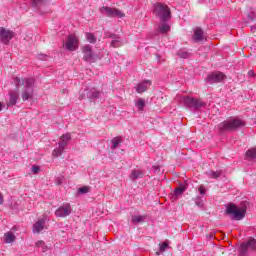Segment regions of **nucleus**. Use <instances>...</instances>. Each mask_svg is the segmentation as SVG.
<instances>
[{
    "instance_id": "nucleus-5",
    "label": "nucleus",
    "mask_w": 256,
    "mask_h": 256,
    "mask_svg": "<svg viewBox=\"0 0 256 256\" xmlns=\"http://www.w3.org/2000/svg\"><path fill=\"white\" fill-rule=\"evenodd\" d=\"M178 101L183 103L185 107L189 109H201L202 107H206L207 103L203 102L201 99L193 98L190 96H177Z\"/></svg>"
},
{
    "instance_id": "nucleus-9",
    "label": "nucleus",
    "mask_w": 256,
    "mask_h": 256,
    "mask_svg": "<svg viewBox=\"0 0 256 256\" xmlns=\"http://www.w3.org/2000/svg\"><path fill=\"white\" fill-rule=\"evenodd\" d=\"M249 251H256V239L250 238L247 242L240 245V254L245 255Z\"/></svg>"
},
{
    "instance_id": "nucleus-22",
    "label": "nucleus",
    "mask_w": 256,
    "mask_h": 256,
    "mask_svg": "<svg viewBox=\"0 0 256 256\" xmlns=\"http://www.w3.org/2000/svg\"><path fill=\"white\" fill-rule=\"evenodd\" d=\"M110 47H113L114 49H117L119 47H123V41H121V36H119V34L117 35V38H114L111 41Z\"/></svg>"
},
{
    "instance_id": "nucleus-4",
    "label": "nucleus",
    "mask_w": 256,
    "mask_h": 256,
    "mask_svg": "<svg viewBox=\"0 0 256 256\" xmlns=\"http://www.w3.org/2000/svg\"><path fill=\"white\" fill-rule=\"evenodd\" d=\"M241 127H245V122L243 119L237 117L218 124L220 133H225V131H237V129H241Z\"/></svg>"
},
{
    "instance_id": "nucleus-23",
    "label": "nucleus",
    "mask_w": 256,
    "mask_h": 256,
    "mask_svg": "<svg viewBox=\"0 0 256 256\" xmlns=\"http://www.w3.org/2000/svg\"><path fill=\"white\" fill-rule=\"evenodd\" d=\"M112 146L111 149L115 150L117 147H119L120 143H123V137L116 136L111 140Z\"/></svg>"
},
{
    "instance_id": "nucleus-28",
    "label": "nucleus",
    "mask_w": 256,
    "mask_h": 256,
    "mask_svg": "<svg viewBox=\"0 0 256 256\" xmlns=\"http://www.w3.org/2000/svg\"><path fill=\"white\" fill-rule=\"evenodd\" d=\"M36 247L42 249V253H47V251L49 250V247L45 245V242L43 240L36 242Z\"/></svg>"
},
{
    "instance_id": "nucleus-17",
    "label": "nucleus",
    "mask_w": 256,
    "mask_h": 256,
    "mask_svg": "<svg viewBox=\"0 0 256 256\" xmlns=\"http://www.w3.org/2000/svg\"><path fill=\"white\" fill-rule=\"evenodd\" d=\"M246 17L249 22L255 23L256 22V8H252L247 14ZM256 24L254 26H251V31H255Z\"/></svg>"
},
{
    "instance_id": "nucleus-25",
    "label": "nucleus",
    "mask_w": 256,
    "mask_h": 256,
    "mask_svg": "<svg viewBox=\"0 0 256 256\" xmlns=\"http://www.w3.org/2000/svg\"><path fill=\"white\" fill-rule=\"evenodd\" d=\"M15 239H17V237L11 231H8L4 234V241L6 243H13V241H15Z\"/></svg>"
},
{
    "instance_id": "nucleus-41",
    "label": "nucleus",
    "mask_w": 256,
    "mask_h": 256,
    "mask_svg": "<svg viewBox=\"0 0 256 256\" xmlns=\"http://www.w3.org/2000/svg\"><path fill=\"white\" fill-rule=\"evenodd\" d=\"M61 183H63V182L61 181V179H58V180H57V185H61Z\"/></svg>"
},
{
    "instance_id": "nucleus-24",
    "label": "nucleus",
    "mask_w": 256,
    "mask_h": 256,
    "mask_svg": "<svg viewBox=\"0 0 256 256\" xmlns=\"http://www.w3.org/2000/svg\"><path fill=\"white\" fill-rule=\"evenodd\" d=\"M185 189H186L185 187H177L176 189H174L172 193L173 199H179V197H181V195L185 193Z\"/></svg>"
},
{
    "instance_id": "nucleus-2",
    "label": "nucleus",
    "mask_w": 256,
    "mask_h": 256,
    "mask_svg": "<svg viewBox=\"0 0 256 256\" xmlns=\"http://www.w3.org/2000/svg\"><path fill=\"white\" fill-rule=\"evenodd\" d=\"M247 205L249 203L243 201L240 203V206H237L233 203L229 204L226 207V215H231V219L234 221H241L245 217V213H247Z\"/></svg>"
},
{
    "instance_id": "nucleus-36",
    "label": "nucleus",
    "mask_w": 256,
    "mask_h": 256,
    "mask_svg": "<svg viewBox=\"0 0 256 256\" xmlns=\"http://www.w3.org/2000/svg\"><path fill=\"white\" fill-rule=\"evenodd\" d=\"M39 171H41V168L39 166H35V165L32 166V173L34 175H37V173H39Z\"/></svg>"
},
{
    "instance_id": "nucleus-21",
    "label": "nucleus",
    "mask_w": 256,
    "mask_h": 256,
    "mask_svg": "<svg viewBox=\"0 0 256 256\" xmlns=\"http://www.w3.org/2000/svg\"><path fill=\"white\" fill-rule=\"evenodd\" d=\"M143 175H145V172H143V170H133L130 175V179L132 181H135L137 179L143 178Z\"/></svg>"
},
{
    "instance_id": "nucleus-35",
    "label": "nucleus",
    "mask_w": 256,
    "mask_h": 256,
    "mask_svg": "<svg viewBox=\"0 0 256 256\" xmlns=\"http://www.w3.org/2000/svg\"><path fill=\"white\" fill-rule=\"evenodd\" d=\"M91 191V187L89 186H83L78 189V193H81L82 195H85V193H89Z\"/></svg>"
},
{
    "instance_id": "nucleus-31",
    "label": "nucleus",
    "mask_w": 256,
    "mask_h": 256,
    "mask_svg": "<svg viewBox=\"0 0 256 256\" xmlns=\"http://www.w3.org/2000/svg\"><path fill=\"white\" fill-rule=\"evenodd\" d=\"M145 216H132L131 222L135 225L136 223H143Z\"/></svg>"
},
{
    "instance_id": "nucleus-8",
    "label": "nucleus",
    "mask_w": 256,
    "mask_h": 256,
    "mask_svg": "<svg viewBox=\"0 0 256 256\" xmlns=\"http://www.w3.org/2000/svg\"><path fill=\"white\" fill-rule=\"evenodd\" d=\"M65 47L67 51H77L79 49V38L75 34H69L67 36Z\"/></svg>"
},
{
    "instance_id": "nucleus-15",
    "label": "nucleus",
    "mask_w": 256,
    "mask_h": 256,
    "mask_svg": "<svg viewBox=\"0 0 256 256\" xmlns=\"http://www.w3.org/2000/svg\"><path fill=\"white\" fill-rule=\"evenodd\" d=\"M19 99V92H15L11 90L9 92V101L7 103V107H13L17 105V100Z\"/></svg>"
},
{
    "instance_id": "nucleus-11",
    "label": "nucleus",
    "mask_w": 256,
    "mask_h": 256,
    "mask_svg": "<svg viewBox=\"0 0 256 256\" xmlns=\"http://www.w3.org/2000/svg\"><path fill=\"white\" fill-rule=\"evenodd\" d=\"M71 204L66 203L60 206L56 211L55 215L56 217H69L71 215Z\"/></svg>"
},
{
    "instance_id": "nucleus-29",
    "label": "nucleus",
    "mask_w": 256,
    "mask_h": 256,
    "mask_svg": "<svg viewBox=\"0 0 256 256\" xmlns=\"http://www.w3.org/2000/svg\"><path fill=\"white\" fill-rule=\"evenodd\" d=\"M86 39L89 41V43L95 44L97 43V37H95V34L93 33H86Z\"/></svg>"
},
{
    "instance_id": "nucleus-43",
    "label": "nucleus",
    "mask_w": 256,
    "mask_h": 256,
    "mask_svg": "<svg viewBox=\"0 0 256 256\" xmlns=\"http://www.w3.org/2000/svg\"><path fill=\"white\" fill-rule=\"evenodd\" d=\"M12 231H17V226H14V227L12 228Z\"/></svg>"
},
{
    "instance_id": "nucleus-32",
    "label": "nucleus",
    "mask_w": 256,
    "mask_h": 256,
    "mask_svg": "<svg viewBox=\"0 0 256 256\" xmlns=\"http://www.w3.org/2000/svg\"><path fill=\"white\" fill-rule=\"evenodd\" d=\"M117 35L118 34H115L113 32L106 31L104 32V39H117Z\"/></svg>"
},
{
    "instance_id": "nucleus-42",
    "label": "nucleus",
    "mask_w": 256,
    "mask_h": 256,
    "mask_svg": "<svg viewBox=\"0 0 256 256\" xmlns=\"http://www.w3.org/2000/svg\"><path fill=\"white\" fill-rule=\"evenodd\" d=\"M0 111H3V103L0 102Z\"/></svg>"
},
{
    "instance_id": "nucleus-13",
    "label": "nucleus",
    "mask_w": 256,
    "mask_h": 256,
    "mask_svg": "<svg viewBox=\"0 0 256 256\" xmlns=\"http://www.w3.org/2000/svg\"><path fill=\"white\" fill-rule=\"evenodd\" d=\"M47 222V216L43 215L42 218L38 219L36 223L33 225L34 233H41L43 229H45V223Z\"/></svg>"
},
{
    "instance_id": "nucleus-44",
    "label": "nucleus",
    "mask_w": 256,
    "mask_h": 256,
    "mask_svg": "<svg viewBox=\"0 0 256 256\" xmlns=\"http://www.w3.org/2000/svg\"><path fill=\"white\" fill-rule=\"evenodd\" d=\"M249 75H253V71H250V72H249Z\"/></svg>"
},
{
    "instance_id": "nucleus-1",
    "label": "nucleus",
    "mask_w": 256,
    "mask_h": 256,
    "mask_svg": "<svg viewBox=\"0 0 256 256\" xmlns=\"http://www.w3.org/2000/svg\"><path fill=\"white\" fill-rule=\"evenodd\" d=\"M21 83L25 87L22 92V100L29 101L30 99H33V94L35 93V90L33 88V86L35 85V78H14V85L17 88L21 86Z\"/></svg>"
},
{
    "instance_id": "nucleus-14",
    "label": "nucleus",
    "mask_w": 256,
    "mask_h": 256,
    "mask_svg": "<svg viewBox=\"0 0 256 256\" xmlns=\"http://www.w3.org/2000/svg\"><path fill=\"white\" fill-rule=\"evenodd\" d=\"M152 83L151 80H144L142 82H139L136 86V93H145L149 87H151Z\"/></svg>"
},
{
    "instance_id": "nucleus-16",
    "label": "nucleus",
    "mask_w": 256,
    "mask_h": 256,
    "mask_svg": "<svg viewBox=\"0 0 256 256\" xmlns=\"http://www.w3.org/2000/svg\"><path fill=\"white\" fill-rule=\"evenodd\" d=\"M88 99H91V101H95L101 97V92L99 89L93 87L87 92Z\"/></svg>"
},
{
    "instance_id": "nucleus-26",
    "label": "nucleus",
    "mask_w": 256,
    "mask_h": 256,
    "mask_svg": "<svg viewBox=\"0 0 256 256\" xmlns=\"http://www.w3.org/2000/svg\"><path fill=\"white\" fill-rule=\"evenodd\" d=\"M135 105L138 109V111H144L145 110V99L143 98H139L136 102H135Z\"/></svg>"
},
{
    "instance_id": "nucleus-10",
    "label": "nucleus",
    "mask_w": 256,
    "mask_h": 256,
    "mask_svg": "<svg viewBox=\"0 0 256 256\" xmlns=\"http://www.w3.org/2000/svg\"><path fill=\"white\" fill-rule=\"evenodd\" d=\"M15 37V32L8 30L4 27H0V41L4 45H9V41Z\"/></svg>"
},
{
    "instance_id": "nucleus-37",
    "label": "nucleus",
    "mask_w": 256,
    "mask_h": 256,
    "mask_svg": "<svg viewBox=\"0 0 256 256\" xmlns=\"http://www.w3.org/2000/svg\"><path fill=\"white\" fill-rule=\"evenodd\" d=\"M198 191H199V193H200V195H205V193H206V189H205V186L204 185H200L199 187H198Z\"/></svg>"
},
{
    "instance_id": "nucleus-20",
    "label": "nucleus",
    "mask_w": 256,
    "mask_h": 256,
    "mask_svg": "<svg viewBox=\"0 0 256 256\" xmlns=\"http://www.w3.org/2000/svg\"><path fill=\"white\" fill-rule=\"evenodd\" d=\"M71 139V134L66 133L61 136L59 145L66 148L69 145V140Z\"/></svg>"
},
{
    "instance_id": "nucleus-30",
    "label": "nucleus",
    "mask_w": 256,
    "mask_h": 256,
    "mask_svg": "<svg viewBox=\"0 0 256 256\" xmlns=\"http://www.w3.org/2000/svg\"><path fill=\"white\" fill-rule=\"evenodd\" d=\"M246 157L248 159H256V148H252L246 152Z\"/></svg>"
},
{
    "instance_id": "nucleus-33",
    "label": "nucleus",
    "mask_w": 256,
    "mask_h": 256,
    "mask_svg": "<svg viewBox=\"0 0 256 256\" xmlns=\"http://www.w3.org/2000/svg\"><path fill=\"white\" fill-rule=\"evenodd\" d=\"M178 57H180L181 59H189V52L187 51H183L180 50L179 52H177Z\"/></svg>"
},
{
    "instance_id": "nucleus-46",
    "label": "nucleus",
    "mask_w": 256,
    "mask_h": 256,
    "mask_svg": "<svg viewBox=\"0 0 256 256\" xmlns=\"http://www.w3.org/2000/svg\"><path fill=\"white\" fill-rule=\"evenodd\" d=\"M33 5H37V2H33Z\"/></svg>"
},
{
    "instance_id": "nucleus-6",
    "label": "nucleus",
    "mask_w": 256,
    "mask_h": 256,
    "mask_svg": "<svg viewBox=\"0 0 256 256\" xmlns=\"http://www.w3.org/2000/svg\"><path fill=\"white\" fill-rule=\"evenodd\" d=\"M100 13L106 15V17H117L118 19H122L125 17V13L117 8H111L109 6H103L100 8Z\"/></svg>"
},
{
    "instance_id": "nucleus-3",
    "label": "nucleus",
    "mask_w": 256,
    "mask_h": 256,
    "mask_svg": "<svg viewBox=\"0 0 256 256\" xmlns=\"http://www.w3.org/2000/svg\"><path fill=\"white\" fill-rule=\"evenodd\" d=\"M152 13L158 17L160 21H171V8L163 2H156L153 5Z\"/></svg>"
},
{
    "instance_id": "nucleus-19",
    "label": "nucleus",
    "mask_w": 256,
    "mask_h": 256,
    "mask_svg": "<svg viewBox=\"0 0 256 256\" xmlns=\"http://www.w3.org/2000/svg\"><path fill=\"white\" fill-rule=\"evenodd\" d=\"M169 21H160V25L158 27V33H169L171 31V26L168 24Z\"/></svg>"
},
{
    "instance_id": "nucleus-7",
    "label": "nucleus",
    "mask_w": 256,
    "mask_h": 256,
    "mask_svg": "<svg viewBox=\"0 0 256 256\" xmlns=\"http://www.w3.org/2000/svg\"><path fill=\"white\" fill-rule=\"evenodd\" d=\"M225 79H227V75H225L223 72L215 71L208 74L206 77V83H209L210 85L215 83H223Z\"/></svg>"
},
{
    "instance_id": "nucleus-34",
    "label": "nucleus",
    "mask_w": 256,
    "mask_h": 256,
    "mask_svg": "<svg viewBox=\"0 0 256 256\" xmlns=\"http://www.w3.org/2000/svg\"><path fill=\"white\" fill-rule=\"evenodd\" d=\"M222 173H223L222 171H211L209 175L212 179H219Z\"/></svg>"
},
{
    "instance_id": "nucleus-39",
    "label": "nucleus",
    "mask_w": 256,
    "mask_h": 256,
    "mask_svg": "<svg viewBox=\"0 0 256 256\" xmlns=\"http://www.w3.org/2000/svg\"><path fill=\"white\" fill-rule=\"evenodd\" d=\"M3 201H4L3 194L0 192V205H3Z\"/></svg>"
},
{
    "instance_id": "nucleus-38",
    "label": "nucleus",
    "mask_w": 256,
    "mask_h": 256,
    "mask_svg": "<svg viewBox=\"0 0 256 256\" xmlns=\"http://www.w3.org/2000/svg\"><path fill=\"white\" fill-rule=\"evenodd\" d=\"M169 247V244L167 242H164L160 245V251L163 253Z\"/></svg>"
},
{
    "instance_id": "nucleus-18",
    "label": "nucleus",
    "mask_w": 256,
    "mask_h": 256,
    "mask_svg": "<svg viewBox=\"0 0 256 256\" xmlns=\"http://www.w3.org/2000/svg\"><path fill=\"white\" fill-rule=\"evenodd\" d=\"M193 39L196 43H201V41H203V39H205V35L201 28H196L194 30Z\"/></svg>"
},
{
    "instance_id": "nucleus-12",
    "label": "nucleus",
    "mask_w": 256,
    "mask_h": 256,
    "mask_svg": "<svg viewBox=\"0 0 256 256\" xmlns=\"http://www.w3.org/2000/svg\"><path fill=\"white\" fill-rule=\"evenodd\" d=\"M82 53L84 61H93V47L91 45H84L82 47Z\"/></svg>"
},
{
    "instance_id": "nucleus-45",
    "label": "nucleus",
    "mask_w": 256,
    "mask_h": 256,
    "mask_svg": "<svg viewBox=\"0 0 256 256\" xmlns=\"http://www.w3.org/2000/svg\"><path fill=\"white\" fill-rule=\"evenodd\" d=\"M196 205H201V203H199V202H196Z\"/></svg>"
},
{
    "instance_id": "nucleus-27",
    "label": "nucleus",
    "mask_w": 256,
    "mask_h": 256,
    "mask_svg": "<svg viewBox=\"0 0 256 256\" xmlns=\"http://www.w3.org/2000/svg\"><path fill=\"white\" fill-rule=\"evenodd\" d=\"M63 151H65V147L59 144L58 148L53 150L52 155L53 157H60V155H63Z\"/></svg>"
},
{
    "instance_id": "nucleus-40",
    "label": "nucleus",
    "mask_w": 256,
    "mask_h": 256,
    "mask_svg": "<svg viewBox=\"0 0 256 256\" xmlns=\"http://www.w3.org/2000/svg\"><path fill=\"white\" fill-rule=\"evenodd\" d=\"M153 169H154L155 171H159V170H160V167H159V166H153Z\"/></svg>"
}]
</instances>
